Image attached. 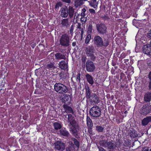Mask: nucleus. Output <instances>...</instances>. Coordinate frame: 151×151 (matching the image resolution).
I'll use <instances>...</instances> for the list:
<instances>
[{"label":"nucleus","mask_w":151,"mask_h":151,"mask_svg":"<svg viewBox=\"0 0 151 151\" xmlns=\"http://www.w3.org/2000/svg\"><path fill=\"white\" fill-rule=\"evenodd\" d=\"M86 67L87 72H93L95 69V66L93 62L90 60H88L86 63Z\"/></svg>","instance_id":"9"},{"label":"nucleus","mask_w":151,"mask_h":151,"mask_svg":"<svg viewBox=\"0 0 151 151\" xmlns=\"http://www.w3.org/2000/svg\"><path fill=\"white\" fill-rule=\"evenodd\" d=\"M74 4L76 7L80 6L82 4V0H74Z\"/></svg>","instance_id":"32"},{"label":"nucleus","mask_w":151,"mask_h":151,"mask_svg":"<svg viewBox=\"0 0 151 151\" xmlns=\"http://www.w3.org/2000/svg\"><path fill=\"white\" fill-rule=\"evenodd\" d=\"M55 148L60 151H63L65 149V144L63 142L57 141L54 143Z\"/></svg>","instance_id":"11"},{"label":"nucleus","mask_w":151,"mask_h":151,"mask_svg":"<svg viewBox=\"0 0 151 151\" xmlns=\"http://www.w3.org/2000/svg\"><path fill=\"white\" fill-rule=\"evenodd\" d=\"M86 11V9L85 8H83V9H82V12H83V13H85V12Z\"/></svg>","instance_id":"57"},{"label":"nucleus","mask_w":151,"mask_h":151,"mask_svg":"<svg viewBox=\"0 0 151 151\" xmlns=\"http://www.w3.org/2000/svg\"><path fill=\"white\" fill-rule=\"evenodd\" d=\"M74 26L73 25H72L70 28V34L71 35H72L73 34V31L74 30Z\"/></svg>","instance_id":"40"},{"label":"nucleus","mask_w":151,"mask_h":151,"mask_svg":"<svg viewBox=\"0 0 151 151\" xmlns=\"http://www.w3.org/2000/svg\"><path fill=\"white\" fill-rule=\"evenodd\" d=\"M46 66L47 69L51 70L55 68L54 62L50 63L47 64Z\"/></svg>","instance_id":"30"},{"label":"nucleus","mask_w":151,"mask_h":151,"mask_svg":"<svg viewBox=\"0 0 151 151\" xmlns=\"http://www.w3.org/2000/svg\"><path fill=\"white\" fill-rule=\"evenodd\" d=\"M96 2L93 1L92 2H91L90 3V5L92 7L94 8H96L97 6L95 4V3Z\"/></svg>","instance_id":"42"},{"label":"nucleus","mask_w":151,"mask_h":151,"mask_svg":"<svg viewBox=\"0 0 151 151\" xmlns=\"http://www.w3.org/2000/svg\"><path fill=\"white\" fill-rule=\"evenodd\" d=\"M96 27L98 32L99 34L104 35L107 32V27L104 23L98 24Z\"/></svg>","instance_id":"8"},{"label":"nucleus","mask_w":151,"mask_h":151,"mask_svg":"<svg viewBox=\"0 0 151 151\" xmlns=\"http://www.w3.org/2000/svg\"><path fill=\"white\" fill-rule=\"evenodd\" d=\"M70 39L68 35L65 33L63 34L60 39V44L62 46L68 47L70 45Z\"/></svg>","instance_id":"4"},{"label":"nucleus","mask_w":151,"mask_h":151,"mask_svg":"<svg viewBox=\"0 0 151 151\" xmlns=\"http://www.w3.org/2000/svg\"><path fill=\"white\" fill-rule=\"evenodd\" d=\"M147 37L150 39H151V29L149 31V33L147 34Z\"/></svg>","instance_id":"52"},{"label":"nucleus","mask_w":151,"mask_h":151,"mask_svg":"<svg viewBox=\"0 0 151 151\" xmlns=\"http://www.w3.org/2000/svg\"><path fill=\"white\" fill-rule=\"evenodd\" d=\"M69 76V74L67 72L61 71L59 73V82L61 83H66L67 81V78Z\"/></svg>","instance_id":"10"},{"label":"nucleus","mask_w":151,"mask_h":151,"mask_svg":"<svg viewBox=\"0 0 151 151\" xmlns=\"http://www.w3.org/2000/svg\"><path fill=\"white\" fill-rule=\"evenodd\" d=\"M99 151H106L105 150L101 147H98Z\"/></svg>","instance_id":"53"},{"label":"nucleus","mask_w":151,"mask_h":151,"mask_svg":"<svg viewBox=\"0 0 151 151\" xmlns=\"http://www.w3.org/2000/svg\"><path fill=\"white\" fill-rule=\"evenodd\" d=\"M53 125L55 129V130L60 129L62 127V126L61 125L57 122L54 123H53Z\"/></svg>","instance_id":"33"},{"label":"nucleus","mask_w":151,"mask_h":151,"mask_svg":"<svg viewBox=\"0 0 151 151\" xmlns=\"http://www.w3.org/2000/svg\"><path fill=\"white\" fill-rule=\"evenodd\" d=\"M143 52L147 55H151V44H147L144 45L142 47Z\"/></svg>","instance_id":"12"},{"label":"nucleus","mask_w":151,"mask_h":151,"mask_svg":"<svg viewBox=\"0 0 151 151\" xmlns=\"http://www.w3.org/2000/svg\"><path fill=\"white\" fill-rule=\"evenodd\" d=\"M91 101H92V102L98 104L100 101L99 97L95 93H92L91 94Z\"/></svg>","instance_id":"20"},{"label":"nucleus","mask_w":151,"mask_h":151,"mask_svg":"<svg viewBox=\"0 0 151 151\" xmlns=\"http://www.w3.org/2000/svg\"><path fill=\"white\" fill-rule=\"evenodd\" d=\"M68 15L69 17L71 19L73 17L75 14V16L74 17V18H75V16L76 14V13H75V9L73 8V7L71 6H69L68 8Z\"/></svg>","instance_id":"16"},{"label":"nucleus","mask_w":151,"mask_h":151,"mask_svg":"<svg viewBox=\"0 0 151 151\" xmlns=\"http://www.w3.org/2000/svg\"><path fill=\"white\" fill-rule=\"evenodd\" d=\"M89 11L91 14H95V11L93 9H89Z\"/></svg>","instance_id":"51"},{"label":"nucleus","mask_w":151,"mask_h":151,"mask_svg":"<svg viewBox=\"0 0 151 151\" xmlns=\"http://www.w3.org/2000/svg\"><path fill=\"white\" fill-rule=\"evenodd\" d=\"M68 122L70 124V132L76 138H78L79 137L78 135V132L79 130V126L75 120L74 117L70 114L68 115Z\"/></svg>","instance_id":"1"},{"label":"nucleus","mask_w":151,"mask_h":151,"mask_svg":"<svg viewBox=\"0 0 151 151\" xmlns=\"http://www.w3.org/2000/svg\"><path fill=\"white\" fill-rule=\"evenodd\" d=\"M36 45L35 43H32L31 44V46L32 48H34L35 47Z\"/></svg>","instance_id":"54"},{"label":"nucleus","mask_w":151,"mask_h":151,"mask_svg":"<svg viewBox=\"0 0 151 151\" xmlns=\"http://www.w3.org/2000/svg\"><path fill=\"white\" fill-rule=\"evenodd\" d=\"M61 23L63 27H66L67 28L70 25V23L69 22L68 19V18L63 19L61 21Z\"/></svg>","instance_id":"24"},{"label":"nucleus","mask_w":151,"mask_h":151,"mask_svg":"<svg viewBox=\"0 0 151 151\" xmlns=\"http://www.w3.org/2000/svg\"><path fill=\"white\" fill-rule=\"evenodd\" d=\"M81 74L80 72H79L78 74L76 75V80L77 82H80L81 81L80 76Z\"/></svg>","instance_id":"38"},{"label":"nucleus","mask_w":151,"mask_h":151,"mask_svg":"<svg viewBox=\"0 0 151 151\" xmlns=\"http://www.w3.org/2000/svg\"><path fill=\"white\" fill-rule=\"evenodd\" d=\"M68 9L66 6L60 9L61 16L63 18H66L68 16Z\"/></svg>","instance_id":"13"},{"label":"nucleus","mask_w":151,"mask_h":151,"mask_svg":"<svg viewBox=\"0 0 151 151\" xmlns=\"http://www.w3.org/2000/svg\"><path fill=\"white\" fill-rule=\"evenodd\" d=\"M77 29H81V34L82 35L83 33V30L82 28H81V24L80 23H78V25L77 26Z\"/></svg>","instance_id":"39"},{"label":"nucleus","mask_w":151,"mask_h":151,"mask_svg":"<svg viewBox=\"0 0 151 151\" xmlns=\"http://www.w3.org/2000/svg\"><path fill=\"white\" fill-rule=\"evenodd\" d=\"M92 27H93L91 25V24H89L88 25V28L87 29V32L88 34H90L91 35V34L92 32V31L93 30Z\"/></svg>","instance_id":"37"},{"label":"nucleus","mask_w":151,"mask_h":151,"mask_svg":"<svg viewBox=\"0 0 151 151\" xmlns=\"http://www.w3.org/2000/svg\"><path fill=\"white\" fill-rule=\"evenodd\" d=\"M101 109L98 106H94L89 110V114L92 117L97 118L101 114Z\"/></svg>","instance_id":"5"},{"label":"nucleus","mask_w":151,"mask_h":151,"mask_svg":"<svg viewBox=\"0 0 151 151\" xmlns=\"http://www.w3.org/2000/svg\"><path fill=\"white\" fill-rule=\"evenodd\" d=\"M66 151H73L72 148L70 147H67L66 148Z\"/></svg>","instance_id":"48"},{"label":"nucleus","mask_w":151,"mask_h":151,"mask_svg":"<svg viewBox=\"0 0 151 151\" xmlns=\"http://www.w3.org/2000/svg\"><path fill=\"white\" fill-rule=\"evenodd\" d=\"M124 63H125L126 64H127V62H128L129 61V60L128 59H125L124 60Z\"/></svg>","instance_id":"56"},{"label":"nucleus","mask_w":151,"mask_h":151,"mask_svg":"<svg viewBox=\"0 0 151 151\" xmlns=\"http://www.w3.org/2000/svg\"><path fill=\"white\" fill-rule=\"evenodd\" d=\"M86 121L87 125L89 129H91L93 126V124L92 120L88 116H87V117Z\"/></svg>","instance_id":"28"},{"label":"nucleus","mask_w":151,"mask_h":151,"mask_svg":"<svg viewBox=\"0 0 151 151\" xmlns=\"http://www.w3.org/2000/svg\"><path fill=\"white\" fill-rule=\"evenodd\" d=\"M63 107L66 113L74 114V112L73 109L70 106L68 105V104H64L63 105Z\"/></svg>","instance_id":"15"},{"label":"nucleus","mask_w":151,"mask_h":151,"mask_svg":"<svg viewBox=\"0 0 151 151\" xmlns=\"http://www.w3.org/2000/svg\"><path fill=\"white\" fill-rule=\"evenodd\" d=\"M86 96L87 99H89L91 96V91L90 88L88 86H87L86 88Z\"/></svg>","instance_id":"29"},{"label":"nucleus","mask_w":151,"mask_h":151,"mask_svg":"<svg viewBox=\"0 0 151 151\" xmlns=\"http://www.w3.org/2000/svg\"><path fill=\"white\" fill-rule=\"evenodd\" d=\"M129 134L131 138L137 137L138 136L137 131L132 128L129 131Z\"/></svg>","instance_id":"17"},{"label":"nucleus","mask_w":151,"mask_h":151,"mask_svg":"<svg viewBox=\"0 0 151 151\" xmlns=\"http://www.w3.org/2000/svg\"><path fill=\"white\" fill-rule=\"evenodd\" d=\"M149 151H151V148L150 149V150H149Z\"/></svg>","instance_id":"63"},{"label":"nucleus","mask_w":151,"mask_h":151,"mask_svg":"<svg viewBox=\"0 0 151 151\" xmlns=\"http://www.w3.org/2000/svg\"><path fill=\"white\" fill-rule=\"evenodd\" d=\"M72 97L71 95L66 94L62 98V102L64 103L65 104H68L71 101V98Z\"/></svg>","instance_id":"14"},{"label":"nucleus","mask_w":151,"mask_h":151,"mask_svg":"<svg viewBox=\"0 0 151 151\" xmlns=\"http://www.w3.org/2000/svg\"><path fill=\"white\" fill-rule=\"evenodd\" d=\"M82 62L83 63H85L86 60V57L85 56H83L81 58Z\"/></svg>","instance_id":"43"},{"label":"nucleus","mask_w":151,"mask_h":151,"mask_svg":"<svg viewBox=\"0 0 151 151\" xmlns=\"http://www.w3.org/2000/svg\"><path fill=\"white\" fill-rule=\"evenodd\" d=\"M104 129V127L101 125H97L96 126V130L99 133L103 132Z\"/></svg>","instance_id":"31"},{"label":"nucleus","mask_w":151,"mask_h":151,"mask_svg":"<svg viewBox=\"0 0 151 151\" xmlns=\"http://www.w3.org/2000/svg\"><path fill=\"white\" fill-rule=\"evenodd\" d=\"M91 35L87 34V35H86L85 38V43L86 44H88L91 40Z\"/></svg>","instance_id":"36"},{"label":"nucleus","mask_w":151,"mask_h":151,"mask_svg":"<svg viewBox=\"0 0 151 151\" xmlns=\"http://www.w3.org/2000/svg\"><path fill=\"white\" fill-rule=\"evenodd\" d=\"M120 67L121 68L124 69L125 68V65L123 63H122L121 65L120 66Z\"/></svg>","instance_id":"55"},{"label":"nucleus","mask_w":151,"mask_h":151,"mask_svg":"<svg viewBox=\"0 0 151 151\" xmlns=\"http://www.w3.org/2000/svg\"><path fill=\"white\" fill-rule=\"evenodd\" d=\"M144 100L146 102H150L151 101V92H147L145 93L144 97Z\"/></svg>","instance_id":"23"},{"label":"nucleus","mask_w":151,"mask_h":151,"mask_svg":"<svg viewBox=\"0 0 151 151\" xmlns=\"http://www.w3.org/2000/svg\"><path fill=\"white\" fill-rule=\"evenodd\" d=\"M149 147H145L142 148V151H149Z\"/></svg>","instance_id":"45"},{"label":"nucleus","mask_w":151,"mask_h":151,"mask_svg":"<svg viewBox=\"0 0 151 151\" xmlns=\"http://www.w3.org/2000/svg\"><path fill=\"white\" fill-rule=\"evenodd\" d=\"M151 122V116H147L144 118L142 121L141 124L142 126H145Z\"/></svg>","instance_id":"18"},{"label":"nucleus","mask_w":151,"mask_h":151,"mask_svg":"<svg viewBox=\"0 0 151 151\" xmlns=\"http://www.w3.org/2000/svg\"><path fill=\"white\" fill-rule=\"evenodd\" d=\"M85 51L88 56L90 57L91 60L94 61L96 57L94 54L95 51L94 47L92 46H89L86 48Z\"/></svg>","instance_id":"6"},{"label":"nucleus","mask_w":151,"mask_h":151,"mask_svg":"<svg viewBox=\"0 0 151 151\" xmlns=\"http://www.w3.org/2000/svg\"><path fill=\"white\" fill-rule=\"evenodd\" d=\"M63 4L60 1L56 3L55 7V10H58L60 7H61Z\"/></svg>","instance_id":"34"},{"label":"nucleus","mask_w":151,"mask_h":151,"mask_svg":"<svg viewBox=\"0 0 151 151\" xmlns=\"http://www.w3.org/2000/svg\"><path fill=\"white\" fill-rule=\"evenodd\" d=\"M114 66V68L115 69H116L117 68V66Z\"/></svg>","instance_id":"62"},{"label":"nucleus","mask_w":151,"mask_h":151,"mask_svg":"<svg viewBox=\"0 0 151 151\" xmlns=\"http://www.w3.org/2000/svg\"><path fill=\"white\" fill-rule=\"evenodd\" d=\"M72 140L73 141L74 144L77 147H79L80 146L79 142L76 138H72Z\"/></svg>","instance_id":"35"},{"label":"nucleus","mask_w":151,"mask_h":151,"mask_svg":"<svg viewBox=\"0 0 151 151\" xmlns=\"http://www.w3.org/2000/svg\"><path fill=\"white\" fill-rule=\"evenodd\" d=\"M60 134L61 135L65 137H68L70 134L68 131L67 130L65 129H62L60 131Z\"/></svg>","instance_id":"27"},{"label":"nucleus","mask_w":151,"mask_h":151,"mask_svg":"<svg viewBox=\"0 0 151 151\" xmlns=\"http://www.w3.org/2000/svg\"><path fill=\"white\" fill-rule=\"evenodd\" d=\"M10 150L9 149V150H8V151H10Z\"/></svg>","instance_id":"64"},{"label":"nucleus","mask_w":151,"mask_h":151,"mask_svg":"<svg viewBox=\"0 0 151 151\" xmlns=\"http://www.w3.org/2000/svg\"><path fill=\"white\" fill-rule=\"evenodd\" d=\"M76 45V42H73L72 43V46L73 47L75 46Z\"/></svg>","instance_id":"59"},{"label":"nucleus","mask_w":151,"mask_h":151,"mask_svg":"<svg viewBox=\"0 0 151 151\" xmlns=\"http://www.w3.org/2000/svg\"><path fill=\"white\" fill-rule=\"evenodd\" d=\"M63 2L70 4L71 2V0H62Z\"/></svg>","instance_id":"50"},{"label":"nucleus","mask_w":151,"mask_h":151,"mask_svg":"<svg viewBox=\"0 0 151 151\" xmlns=\"http://www.w3.org/2000/svg\"><path fill=\"white\" fill-rule=\"evenodd\" d=\"M139 113L141 115L146 116L151 113V107L148 104H144L140 109Z\"/></svg>","instance_id":"7"},{"label":"nucleus","mask_w":151,"mask_h":151,"mask_svg":"<svg viewBox=\"0 0 151 151\" xmlns=\"http://www.w3.org/2000/svg\"><path fill=\"white\" fill-rule=\"evenodd\" d=\"M66 83H56L54 86L55 91L60 94H64L66 93L68 89L66 86Z\"/></svg>","instance_id":"3"},{"label":"nucleus","mask_w":151,"mask_h":151,"mask_svg":"<svg viewBox=\"0 0 151 151\" xmlns=\"http://www.w3.org/2000/svg\"><path fill=\"white\" fill-rule=\"evenodd\" d=\"M116 145L112 142H109L106 145V148H107L108 149L114 150L116 148Z\"/></svg>","instance_id":"26"},{"label":"nucleus","mask_w":151,"mask_h":151,"mask_svg":"<svg viewBox=\"0 0 151 151\" xmlns=\"http://www.w3.org/2000/svg\"><path fill=\"white\" fill-rule=\"evenodd\" d=\"M125 86V84H122V83H121V85H120V87H122V88H124Z\"/></svg>","instance_id":"60"},{"label":"nucleus","mask_w":151,"mask_h":151,"mask_svg":"<svg viewBox=\"0 0 151 151\" xmlns=\"http://www.w3.org/2000/svg\"><path fill=\"white\" fill-rule=\"evenodd\" d=\"M85 77L87 81L91 85H92L94 84L93 78L91 75L87 73L85 75Z\"/></svg>","instance_id":"21"},{"label":"nucleus","mask_w":151,"mask_h":151,"mask_svg":"<svg viewBox=\"0 0 151 151\" xmlns=\"http://www.w3.org/2000/svg\"><path fill=\"white\" fill-rule=\"evenodd\" d=\"M148 89L151 91V81L148 82Z\"/></svg>","instance_id":"46"},{"label":"nucleus","mask_w":151,"mask_h":151,"mask_svg":"<svg viewBox=\"0 0 151 151\" xmlns=\"http://www.w3.org/2000/svg\"><path fill=\"white\" fill-rule=\"evenodd\" d=\"M55 59L57 60L61 59L65 60L66 58L65 55L59 52L56 53L55 54Z\"/></svg>","instance_id":"25"},{"label":"nucleus","mask_w":151,"mask_h":151,"mask_svg":"<svg viewBox=\"0 0 151 151\" xmlns=\"http://www.w3.org/2000/svg\"><path fill=\"white\" fill-rule=\"evenodd\" d=\"M126 55L125 53L124 52L122 53L120 56V57L122 58H124L125 57Z\"/></svg>","instance_id":"47"},{"label":"nucleus","mask_w":151,"mask_h":151,"mask_svg":"<svg viewBox=\"0 0 151 151\" xmlns=\"http://www.w3.org/2000/svg\"><path fill=\"white\" fill-rule=\"evenodd\" d=\"M93 41L95 46L98 48H106L109 45L110 43L108 39H105L103 40L102 38L98 35L94 36Z\"/></svg>","instance_id":"2"},{"label":"nucleus","mask_w":151,"mask_h":151,"mask_svg":"<svg viewBox=\"0 0 151 151\" xmlns=\"http://www.w3.org/2000/svg\"><path fill=\"white\" fill-rule=\"evenodd\" d=\"M58 65L59 67L62 70H65L68 68V64L64 60L60 62Z\"/></svg>","instance_id":"19"},{"label":"nucleus","mask_w":151,"mask_h":151,"mask_svg":"<svg viewBox=\"0 0 151 151\" xmlns=\"http://www.w3.org/2000/svg\"><path fill=\"white\" fill-rule=\"evenodd\" d=\"M86 15V14H85V13H83V12H81V16H82V17H83V18H81V21H82V19H83V20L84 19V18H83V17H84V16H85ZM85 19V21H86V19Z\"/></svg>","instance_id":"49"},{"label":"nucleus","mask_w":151,"mask_h":151,"mask_svg":"<svg viewBox=\"0 0 151 151\" xmlns=\"http://www.w3.org/2000/svg\"><path fill=\"white\" fill-rule=\"evenodd\" d=\"M107 135H106L105 136H101L100 137V138L102 139V140L100 141V143L101 145L103 147L106 148V145L108 143V139L107 138L106 139H103L104 138H105V137H107Z\"/></svg>","instance_id":"22"},{"label":"nucleus","mask_w":151,"mask_h":151,"mask_svg":"<svg viewBox=\"0 0 151 151\" xmlns=\"http://www.w3.org/2000/svg\"><path fill=\"white\" fill-rule=\"evenodd\" d=\"M147 78L149 81H151V71L149 72Z\"/></svg>","instance_id":"44"},{"label":"nucleus","mask_w":151,"mask_h":151,"mask_svg":"<svg viewBox=\"0 0 151 151\" xmlns=\"http://www.w3.org/2000/svg\"><path fill=\"white\" fill-rule=\"evenodd\" d=\"M147 64L149 68H151V60L150 59L147 60Z\"/></svg>","instance_id":"41"},{"label":"nucleus","mask_w":151,"mask_h":151,"mask_svg":"<svg viewBox=\"0 0 151 151\" xmlns=\"http://www.w3.org/2000/svg\"><path fill=\"white\" fill-rule=\"evenodd\" d=\"M89 133L90 134H92V132L89 129Z\"/></svg>","instance_id":"61"},{"label":"nucleus","mask_w":151,"mask_h":151,"mask_svg":"<svg viewBox=\"0 0 151 151\" xmlns=\"http://www.w3.org/2000/svg\"><path fill=\"white\" fill-rule=\"evenodd\" d=\"M112 65L113 66H115L116 65V63L115 62L112 61Z\"/></svg>","instance_id":"58"}]
</instances>
